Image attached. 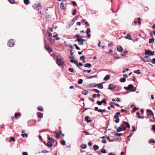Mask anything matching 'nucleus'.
Masks as SVG:
<instances>
[{
  "mask_svg": "<svg viewBox=\"0 0 155 155\" xmlns=\"http://www.w3.org/2000/svg\"><path fill=\"white\" fill-rule=\"evenodd\" d=\"M22 155H28V153L27 152H23L22 153Z\"/></svg>",
  "mask_w": 155,
  "mask_h": 155,
  "instance_id": "64",
  "label": "nucleus"
},
{
  "mask_svg": "<svg viewBox=\"0 0 155 155\" xmlns=\"http://www.w3.org/2000/svg\"><path fill=\"white\" fill-rule=\"evenodd\" d=\"M110 79V76L109 75H107L104 78V80L107 81L108 80Z\"/></svg>",
  "mask_w": 155,
  "mask_h": 155,
  "instance_id": "19",
  "label": "nucleus"
},
{
  "mask_svg": "<svg viewBox=\"0 0 155 155\" xmlns=\"http://www.w3.org/2000/svg\"><path fill=\"white\" fill-rule=\"evenodd\" d=\"M71 4L74 6H76L77 5V4L75 2L73 1L71 3Z\"/></svg>",
  "mask_w": 155,
  "mask_h": 155,
  "instance_id": "45",
  "label": "nucleus"
},
{
  "mask_svg": "<svg viewBox=\"0 0 155 155\" xmlns=\"http://www.w3.org/2000/svg\"><path fill=\"white\" fill-rule=\"evenodd\" d=\"M101 102L102 103H104V104H106V100L104 98H103L101 101Z\"/></svg>",
  "mask_w": 155,
  "mask_h": 155,
  "instance_id": "37",
  "label": "nucleus"
},
{
  "mask_svg": "<svg viewBox=\"0 0 155 155\" xmlns=\"http://www.w3.org/2000/svg\"><path fill=\"white\" fill-rule=\"evenodd\" d=\"M120 113L119 112H117L114 116V117L116 119L115 121V123H117L119 122L120 119L119 118V115H120Z\"/></svg>",
  "mask_w": 155,
  "mask_h": 155,
  "instance_id": "6",
  "label": "nucleus"
},
{
  "mask_svg": "<svg viewBox=\"0 0 155 155\" xmlns=\"http://www.w3.org/2000/svg\"><path fill=\"white\" fill-rule=\"evenodd\" d=\"M66 2V0H62V1L60 4V8H61L63 10H65L66 9V7L64 6V2Z\"/></svg>",
  "mask_w": 155,
  "mask_h": 155,
  "instance_id": "10",
  "label": "nucleus"
},
{
  "mask_svg": "<svg viewBox=\"0 0 155 155\" xmlns=\"http://www.w3.org/2000/svg\"><path fill=\"white\" fill-rule=\"evenodd\" d=\"M96 76V75H95V76H88L87 78V79H91V78H95Z\"/></svg>",
  "mask_w": 155,
  "mask_h": 155,
  "instance_id": "44",
  "label": "nucleus"
},
{
  "mask_svg": "<svg viewBox=\"0 0 155 155\" xmlns=\"http://www.w3.org/2000/svg\"><path fill=\"white\" fill-rule=\"evenodd\" d=\"M145 54L150 55H153L154 54V52L151 51L149 50L146 49L145 50Z\"/></svg>",
  "mask_w": 155,
  "mask_h": 155,
  "instance_id": "8",
  "label": "nucleus"
},
{
  "mask_svg": "<svg viewBox=\"0 0 155 155\" xmlns=\"http://www.w3.org/2000/svg\"><path fill=\"white\" fill-rule=\"evenodd\" d=\"M45 48L46 50L48 51L49 53H50V52H51L53 51L51 49H50L49 48V46L45 45Z\"/></svg>",
  "mask_w": 155,
  "mask_h": 155,
  "instance_id": "12",
  "label": "nucleus"
},
{
  "mask_svg": "<svg viewBox=\"0 0 155 155\" xmlns=\"http://www.w3.org/2000/svg\"><path fill=\"white\" fill-rule=\"evenodd\" d=\"M93 90L97 93H98L99 92V91L97 89H94Z\"/></svg>",
  "mask_w": 155,
  "mask_h": 155,
  "instance_id": "61",
  "label": "nucleus"
},
{
  "mask_svg": "<svg viewBox=\"0 0 155 155\" xmlns=\"http://www.w3.org/2000/svg\"><path fill=\"white\" fill-rule=\"evenodd\" d=\"M41 152L42 153H47L48 152V151H47L46 150H44L42 151Z\"/></svg>",
  "mask_w": 155,
  "mask_h": 155,
  "instance_id": "60",
  "label": "nucleus"
},
{
  "mask_svg": "<svg viewBox=\"0 0 155 155\" xmlns=\"http://www.w3.org/2000/svg\"><path fill=\"white\" fill-rule=\"evenodd\" d=\"M101 152L102 153H106V151L105 150V149H102L101 150Z\"/></svg>",
  "mask_w": 155,
  "mask_h": 155,
  "instance_id": "55",
  "label": "nucleus"
},
{
  "mask_svg": "<svg viewBox=\"0 0 155 155\" xmlns=\"http://www.w3.org/2000/svg\"><path fill=\"white\" fill-rule=\"evenodd\" d=\"M97 103L98 105H101L102 104V103L101 101H97Z\"/></svg>",
  "mask_w": 155,
  "mask_h": 155,
  "instance_id": "52",
  "label": "nucleus"
},
{
  "mask_svg": "<svg viewBox=\"0 0 155 155\" xmlns=\"http://www.w3.org/2000/svg\"><path fill=\"white\" fill-rule=\"evenodd\" d=\"M83 81V80L82 79H79L78 81V84H81L82 83Z\"/></svg>",
  "mask_w": 155,
  "mask_h": 155,
  "instance_id": "34",
  "label": "nucleus"
},
{
  "mask_svg": "<svg viewBox=\"0 0 155 155\" xmlns=\"http://www.w3.org/2000/svg\"><path fill=\"white\" fill-rule=\"evenodd\" d=\"M43 117V114L42 113L39 112V118H42Z\"/></svg>",
  "mask_w": 155,
  "mask_h": 155,
  "instance_id": "51",
  "label": "nucleus"
},
{
  "mask_svg": "<svg viewBox=\"0 0 155 155\" xmlns=\"http://www.w3.org/2000/svg\"><path fill=\"white\" fill-rule=\"evenodd\" d=\"M121 112H125L126 113H127V111L126 110H124V109H122L121 110Z\"/></svg>",
  "mask_w": 155,
  "mask_h": 155,
  "instance_id": "54",
  "label": "nucleus"
},
{
  "mask_svg": "<svg viewBox=\"0 0 155 155\" xmlns=\"http://www.w3.org/2000/svg\"><path fill=\"white\" fill-rule=\"evenodd\" d=\"M63 58L60 56H57V57L56 63L57 64L58 63H64L63 61Z\"/></svg>",
  "mask_w": 155,
  "mask_h": 155,
  "instance_id": "5",
  "label": "nucleus"
},
{
  "mask_svg": "<svg viewBox=\"0 0 155 155\" xmlns=\"http://www.w3.org/2000/svg\"><path fill=\"white\" fill-rule=\"evenodd\" d=\"M122 134V133H117L115 134V136H120Z\"/></svg>",
  "mask_w": 155,
  "mask_h": 155,
  "instance_id": "48",
  "label": "nucleus"
},
{
  "mask_svg": "<svg viewBox=\"0 0 155 155\" xmlns=\"http://www.w3.org/2000/svg\"><path fill=\"white\" fill-rule=\"evenodd\" d=\"M134 72L138 74H140L141 73V72H140V70L139 69H138L137 70L134 71Z\"/></svg>",
  "mask_w": 155,
  "mask_h": 155,
  "instance_id": "32",
  "label": "nucleus"
},
{
  "mask_svg": "<svg viewBox=\"0 0 155 155\" xmlns=\"http://www.w3.org/2000/svg\"><path fill=\"white\" fill-rule=\"evenodd\" d=\"M8 45L9 47H12L14 45V43L13 40L11 39L8 42Z\"/></svg>",
  "mask_w": 155,
  "mask_h": 155,
  "instance_id": "9",
  "label": "nucleus"
},
{
  "mask_svg": "<svg viewBox=\"0 0 155 155\" xmlns=\"http://www.w3.org/2000/svg\"><path fill=\"white\" fill-rule=\"evenodd\" d=\"M88 93V91L86 90H84L83 92H82V94L85 95H87Z\"/></svg>",
  "mask_w": 155,
  "mask_h": 155,
  "instance_id": "30",
  "label": "nucleus"
},
{
  "mask_svg": "<svg viewBox=\"0 0 155 155\" xmlns=\"http://www.w3.org/2000/svg\"><path fill=\"white\" fill-rule=\"evenodd\" d=\"M61 143L63 145H65V143H66L65 141L64 140H62L61 141Z\"/></svg>",
  "mask_w": 155,
  "mask_h": 155,
  "instance_id": "40",
  "label": "nucleus"
},
{
  "mask_svg": "<svg viewBox=\"0 0 155 155\" xmlns=\"http://www.w3.org/2000/svg\"><path fill=\"white\" fill-rule=\"evenodd\" d=\"M8 1L11 4H13L15 3V0H8Z\"/></svg>",
  "mask_w": 155,
  "mask_h": 155,
  "instance_id": "38",
  "label": "nucleus"
},
{
  "mask_svg": "<svg viewBox=\"0 0 155 155\" xmlns=\"http://www.w3.org/2000/svg\"><path fill=\"white\" fill-rule=\"evenodd\" d=\"M142 60L144 62H150L151 61V59L150 58L147 56H146L142 58Z\"/></svg>",
  "mask_w": 155,
  "mask_h": 155,
  "instance_id": "7",
  "label": "nucleus"
},
{
  "mask_svg": "<svg viewBox=\"0 0 155 155\" xmlns=\"http://www.w3.org/2000/svg\"><path fill=\"white\" fill-rule=\"evenodd\" d=\"M63 64H64V63H58V64H57L61 68H64V66L63 65Z\"/></svg>",
  "mask_w": 155,
  "mask_h": 155,
  "instance_id": "36",
  "label": "nucleus"
},
{
  "mask_svg": "<svg viewBox=\"0 0 155 155\" xmlns=\"http://www.w3.org/2000/svg\"><path fill=\"white\" fill-rule=\"evenodd\" d=\"M85 59V57L84 55L81 56L80 58V59L81 60H84Z\"/></svg>",
  "mask_w": 155,
  "mask_h": 155,
  "instance_id": "49",
  "label": "nucleus"
},
{
  "mask_svg": "<svg viewBox=\"0 0 155 155\" xmlns=\"http://www.w3.org/2000/svg\"><path fill=\"white\" fill-rule=\"evenodd\" d=\"M15 139L14 137H10V140H9V142L11 141H15Z\"/></svg>",
  "mask_w": 155,
  "mask_h": 155,
  "instance_id": "33",
  "label": "nucleus"
},
{
  "mask_svg": "<svg viewBox=\"0 0 155 155\" xmlns=\"http://www.w3.org/2000/svg\"><path fill=\"white\" fill-rule=\"evenodd\" d=\"M21 135L23 137H24L25 136L26 137H28V136L27 134L26 133H25L24 134H22Z\"/></svg>",
  "mask_w": 155,
  "mask_h": 155,
  "instance_id": "53",
  "label": "nucleus"
},
{
  "mask_svg": "<svg viewBox=\"0 0 155 155\" xmlns=\"http://www.w3.org/2000/svg\"><path fill=\"white\" fill-rule=\"evenodd\" d=\"M91 32L90 29L89 28H88L87 29V30L86 32V33L87 34L89 33V32Z\"/></svg>",
  "mask_w": 155,
  "mask_h": 155,
  "instance_id": "63",
  "label": "nucleus"
},
{
  "mask_svg": "<svg viewBox=\"0 0 155 155\" xmlns=\"http://www.w3.org/2000/svg\"><path fill=\"white\" fill-rule=\"evenodd\" d=\"M89 118V117L88 116H86L85 118V120L88 123L92 121V120L91 119L88 120Z\"/></svg>",
  "mask_w": 155,
  "mask_h": 155,
  "instance_id": "18",
  "label": "nucleus"
},
{
  "mask_svg": "<svg viewBox=\"0 0 155 155\" xmlns=\"http://www.w3.org/2000/svg\"><path fill=\"white\" fill-rule=\"evenodd\" d=\"M116 87V86L115 84H110L109 85L108 89L109 90H112L115 89Z\"/></svg>",
  "mask_w": 155,
  "mask_h": 155,
  "instance_id": "11",
  "label": "nucleus"
},
{
  "mask_svg": "<svg viewBox=\"0 0 155 155\" xmlns=\"http://www.w3.org/2000/svg\"><path fill=\"white\" fill-rule=\"evenodd\" d=\"M117 50L120 52H122L123 50L122 46L120 45L118 46L117 47Z\"/></svg>",
  "mask_w": 155,
  "mask_h": 155,
  "instance_id": "15",
  "label": "nucleus"
},
{
  "mask_svg": "<svg viewBox=\"0 0 155 155\" xmlns=\"http://www.w3.org/2000/svg\"><path fill=\"white\" fill-rule=\"evenodd\" d=\"M75 36L76 38H77L76 41L78 42V45H83L84 42L85 41V40L83 39L80 36L79 34H76Z\"/></svg>",
  "mask_w": 155,
  "mask_h": 155,
  "instance_id": "1",
  "label": "nucleus"
},
{
  "mask_svg": "<svg viewBox=\"0 0 155 155\" xmlns=\"http://www.w3.org/2000/svg\"><path fill=\"white\" fill-rule=\"evenodd\" d=\"M18 116L20 117L21 116V114L20 113H15V117L16 118Z\"/></svg>",
  "mask_w": 155,
  "mask_h": 155,
  "instance_id": "29",
  "label": "nucleus"
},
{
  "mask_svg": "<svg viewBox=\"0 0 155 155\" xmlns=\"http://www.w3.org/2000/svg\"><path fill=\"white\" fill-rule=\"evenodd\" d=\"M115 100H116V101L117 102H120V98L119 97H116L115 99Z\"/></svg>",
  "mask_w": 155,
  "mask_h": 155,
  "instance_id": "59",
  "label": "nucleus"
},
{
  "mask_svg": "<svg viewBox=\"0 0 155 155\" xmlns=\"http://www.w3.org/2000/svg\"><path fill=\"white\" fill-rule=\"evenodd\" d=\"M152 129L154 131H155V125H153L152 126Z\"/></svg>",
  "mask_w": 155,
  "mask_h": 155,
  "instance_id": "62",
  "label": "nucleus"
},
{
  "mask_svg": "<svg viewBox=\"0 0 155 155\" xmlns=\"http://www.w3.org/2000/svg\"><path fill=\"white\" fill-rule=\"evenodd\" d=\"M103 83H102L101 84H98L96 86H97L99 88L102 89L103 88V86L101 84H102Z\"/></svg>",
  "mask_w": 155,
  "mask_h": 155,
  "instance_id": "21",
  "label": "nucleus"
},
{
  "mask_svg": "<svg viewBox=\"0 0 155 155\" xmlns=\"http://www.w3.org/2000/svg\"><path fill=\"white\" fill-rule=\"evenodd\" d=\"M63 64H64V63H58V64H57L61 68H64V66L63 65Z\"/></svg>",
  "mask_w": 155,
  "mask_h": 155,
  "instance_id": "35",
  "label": "nucleus"
},
{
  "mask_svg": "<svg viewBox=\"0 0 155 155\" xmlns=\"http://www.w3.org/2000/svg\"><path fill=\"white\" fill-rule=\"evenodd\" d=\"M46 145L48 147H50L52 146V143L50 142V141H48L47 143L46 144Z\"/></svg>",
  "mask_w": 155,
  "mask_h": 155,
  "instance_id": "17",
  "label": "nucleus"
},
{
  "mask_svg": "<svg viewBox=\"0 0 155 155\" xmlns=\"http://www.w3.org/2000/svg\"><path fill=\"white\" fill-rule=\"evenodd\" d=\"M77 12V10L76 9H74V10L73 12L72 13V15H75V13Z\"/></svg>",
  "mask_w": 155,
  "mask_h": 155,
  "instance_id": "58",
  "label": "nucleus"
},
{
  "mask_svg": "<svg viewBox=\"0 0 155 155\" xmlns=\"http://www.w3.org/2000/svg\"><path fill=\"white\" fill-rule=\"evenodd\" d=\"M48 140L49 141H53L54 140L53 138L51 137L48 138Z\"/></svg>",
  "mask_w": 155,
  "mask_h": 155,
  "instance_id": "50",
  "label": "nucleus"
},
{
  "mask_svg": "<svg viewBox=\"0 0 155 155\" xmlns=\"http://www.w3.org/2000/svg\"><path fill=\"white\" fill-rule=\"evenodd\" d=\"M97 12V11H93V10H92L91 11V13L92 14H96V13Z\"/></svg>",
  "mask_w": 155,
  "mask_h": 155,
  "instance_id": "57",
  "label": "nucleus"
},
{
  "mask_svg": "<svg viewBox=\"0 0 155 155\" xmlns=\"http://www.w3.org/2000/svg\"><path fill=\"white\" fill-rule=\"evenodd\" d=\"M99 148V146L96 145H94L93 146V148L95 150H97Z\"/></svg>",
  "mask_w": 155,
  "mask_h": 155,
  "instance_id": "23",
  "label": "nucleus"
},
{
  "mask_svg": "<svg viewBox=\"0 0 155 155\" xmlns=\"http://www.w3.org/2000/svg\"><path fill=\"white\" fill-rule=\"evenodd\" d=\"M133 110H132L131 112L132 113H133L136 110H137L138 109V108H136V107H134L133 109Z\"/></svg>",
  "mask_w": 155,
  "mask_h": 155,
  "instance_id": "42",
  "label": "nucleus"
},
{
  "mask_svg": "<svg viewBox=\"0 0 155 155\" xmlns=\"http://www.w3.org/2000/svg\"><path fill=\"white\" fill-rule=\"evenodd\" d=\"M151 62L153 64H155V58H153L152 59Z\"/></svg>",
  "mask_w": 155,
  "mask_h": 155,
  "instance_id": "56",
  "label": "nucleus"
},
{
  "mask_svg": "<svg viewBox=\"0 0 155 155\" xmlns=\"http://www.w3.org/2000/svg\"><path fill=\"white\" fill-rule=\"evenodd\" d=\"M74 45L76 47V48L78 50H80V48L77 45H76V44H74Z\"/></svg>",
  "mask_w": 155,
  "mask_h": 155,
  "instance_id": "47",
  "label": "nucleus"
},
{
  "mask_svg": "<svg viewBox=\"0 0 155 155\" xmlns=\"http://www.w3.org/2000/svg\"><path fill=\"white\" fill-rule=\"evenodd\" d=\"M24 3L26 5H28L29 4V0H24Z\"/></svg>",
  "mask_w": 155,
  "mask_h": 155,
  "instance_id": "41",
  "label": "nucleus"
},
{
  "mask_svg": "<svg viewBox=\"0 0 155 155\" xmlns=\"http://www.w3.org/2000/svg\"><path fill=\"white\" fill-rule=\"evenodd\" d=\"M126 79L125 78H121L120 79V81L121 82H124L126 81Z\"/></svg>",
  "mask_w": 155,
  "mask_h": 155,
  "instance_id": "28",
  "label": "nucleus"
},
{
  "mask_svg": "<svg viewBox=\"0 0 155 155\" xmlns=\"http://www.w3.org/2000/svg\"><path fill=\"white\" fill-rule=\"evenodd\" d=\"M84 66L85 67H90L91 66V65L90 63H86L84 65Z\"/></svg>",
  "mask_w": 155,
  "mask_h": 155,
  "instance_id": "24",
  "label": "nucleus"
},
{
  "mask_svg": "<svg viewBox=\"0 0 155 155\" xmlns=\"http://www.w3.org/2000/svg\"><path fill=\"white\" fill-rule=\"evenodd\" d=\"M154 41V40L153 38H150L149 39V42L150 44H151L152 43H153Z\"/></svg>",
  "mask_w": 155,
  "mask_h": 155,
  "instance_id": "26",
  "label": "nucleus"
},
{
  "mask_svg": "<svg viewBox=\"0 0 155 155\" xmlns=\"http://www.w3.org/2000/svg\"><path fill=\"white\" fill-rule=\"evenodd\" d=\"M147 111L148 113V117L151 122H154L155 121V118L154 117L153 114L151 110H147Z\"/></svg>",
  "mask_w": 155,
  "mask_h": 155,
  "instance_id": "2",
  "label": "nucleus"
},
{
  "mask_svg": "<svg viewBox=\"0 0 155 155\" xmlns=\"http://www.w3.org/2000/svg\"><path fill=\"white\" fill-rule=\"evenodd\" d=\"M69 71L71 73H74V71L75 72V71L74 70V69L71 68H69Z\"/></svg>",
  "mask_w": 155,
  "mask_h": 155,
  "instance_id": "27",
  "label": "nucleus"
},
{
  "mask_svg": "<svg viewBox=\"0 0 155 155\" xmlns=\"http://www.w3.org/2000/svg\"><path fill=\"white\" fill-rule=\"evenodd\" d=\"M155 142V140L154 139L149 140V142L150 143H154Z\"/></svg>",
  "mask_w": 155,
  "mask_h": 155,
  "instance_id": "43",
  "label": "nucleus"
},
{
  "mask_svg": "<svg viewBox=\"0 0 155 155\" xmlns=\"http://www.w3.org/2000/svg\"><path fill=\"white\" fill-rule=\"evenodd\" d=\"M55 132L56 135H60L61 133V131L60 130H57L55 131Z\"/></svg>",
  "mask_w": 155,
  "mask_h": 155,
  "instance_id": "22",
  "label": "nucleus"
},
{
  "mask_svg": "<svg viewBox=\"0 0 155 155\" xmlns=\"http://www.w3.org/2000/svg\"><path fill=\"white\" fill-rule=\"evenodd\" d=\"M122 130V127L121 126L120 127H118L117 130V132H120Z\"/></svg>",
  "mask_w": 155,
  "mask_h": 155,
  "instance_id": "31",
  "label": "nucleus"
},
{
  "mask_svg": "<svg viewBox=\"0 0 155 155\" xmlns=\"http://www.w3.org/2000/svg\"><path fill=\"white\" fill-rule=\"evenodd\" d=\"M124 38L132 40L131 36L129 34H128L126 36H125Z\"/></svg>",
  "mask_w": 155,
  "mask_h": 155,
  "instance_id": "16",
  "label": "nucleus"
},
{
  "mask_svg": "<svg viewBox=\"0 0 155 155\" xmlns=\"http://www.w3.org/2000/svg\"><path fill=\"white\" fill-rule=\"evenodd\" d=\"M124 125H126L127 126V127L129 128L130 127V125L127 122L124 121H123V124H121V127H122V130L123 131H125L126 129V127H124Z\"/></svg>",
  "mask_w": 155,
  "mask_h": 155,
  "instance_id": "4",
  "label": "nucleus"
},
{
  "mask_svg": "<svg viewBox=\"0 0 155 155\" xmlns=\"http://www.w3.org/2000/svg\"><path fill=\"white\" fill-rule=\"evenodd\" d=\"M81 147L82 149H85L87 147V145L85 144H82L81 145Z\"/></svg>",
  "mask_w": 155,
  "mask_h": 155,
  "instance_id": "25",
  "label": "nucleus"
},
{
  "mask_svg": "<svg viewBox=\"0 0 155 155\" xmlns=\"http://www.w3.org/2000/svg\"><path fill=\"white\" fill-rule=\"evenodd\" d=\"M70 62L71 63H74L76 65L78 64V61L77 60H74L73 59H71L70 60Z\"/></svg>",
  "mask_w": 155,
  "mask_h": 155,
  "instance_id": "20",
  "label": "nucleus"
},
{
  "mask_svg": "<svg viewBox=\"0 0 155 155\" xmlns=\"http://www.w3.org/2000/svg\"><path fill=\"white\" fill-rule=\"evenodd\" d=\"M77 18V17L76 16L72 20L70 21L69 22V25H72L74 23L75 21L76 20Z\"/></svg>",
  "mask_w": 155,
  "mask_h": 155,
  "instance_id": "14",
  "label": "nucleus"
},
{
  "mask_svg": "<svg viewBox=\"0 0 155 155\" xmlns=\"http://www.w3.org/2000/svg\"><path fill=\"white\" fill-rule=\"evenodd\" d=\"M98 112H105V109L102 110L101 109H99L98 110Z\"/></svg>",
  "mask_w": 155,
  "mask_h": 155,
  "instance_id": "46",
  "label": "nucleus"
},
{
  "mask_svg": "<svg viewBox=\"0 0 155 155\" xmlns=\"http://www.w3.org/2000/svg\"><path fill=\"white\" fill-rule=\"evenodd\" d=\"M33 7L34 8L37 10H39V3H38L37 4H35L33 5Z\"/></svg>",
  "mask_w": 155,
  "mask_h": 155,
  "instance_id": "13",
  "label": "nucleus"
},
{
  "mask_svg": "<svg viewBox=\"0 0 155 155\" xmlns=\"http://www.w3.org/2000/svg\"><path fill=\"white\" fill-rule=\"evenodd\" d=\"M124 89L127 91H130L131 92H134L136 90V87H134L131 84H130L127 87H124Z\"/></svg>",
  "mask_w": 155,
  "mask_h": 155,
  "instance_id": "3",
  "label": "nucleus"
},
{
  "mask_svg": "<svg viewBox=\"0 0 155 155\" xmlns=\"http://www.w3.org/2000/svg\"><path fill=\"white\" fill-rule=\"evenodd\" d=\"M83 64L81 62H79V63L78 62V64H76V65L77 67H79L80 66H81L83 65Z\"/></svg>",
  "mask_w": 155,
  "mask_h": 155,
  "instance_id": "39",
  "label": "nucleus"
}]
</instances>
